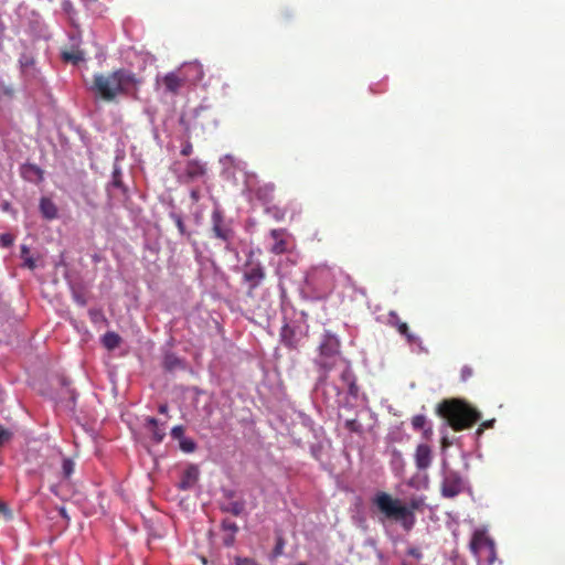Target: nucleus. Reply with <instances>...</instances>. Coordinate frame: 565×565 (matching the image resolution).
<instances>
[{
	"label": "nucleus",
	"instance_id": "nucleus-43",
	"mask_svg": "<svg viewBox=\"0 0 565 565\" xmlns=\"http://www.w3.org/2000/svg\"><path fill=\"white\" fill-rule=\"evenodd\" d=\"M282 546H284V543H282V541H281V540H279V542L277 543V545H276V547H275V550H274V552H275V554H276V555L281 554Z\"/></svg>",
	"mask_w": 565,
	"mask_h": 565
},
{
	"label": "nucleus",
	"instance_id": "nucleus-42",
	"mask_svg": "<svg viewBox=\"0 0 565 565\" xmlns=\"http://www.w3.org/2000/svg\"><path fill=\"white\" fill-rule=\"evenodd\" d=\"M24 265L30 268V269H34L35 268V260L32 258V257H26L24 259Z\"/></svg>",
	"mask_w": 565,
	"mask_h": 565
},
{
	"label": "nucleus",
	"instance_id": "nucleus-9",
	"mask_svg": "<svg viewBox=\"0 0 565 565\" xmlns=\"http://www.w3.org/2000/svg\"><path fill=\"white\" fill-rule=\"evenodd\" d=\"M388 323L396 328L399 334L406 339L408 344H420V338L409 330L408 324L403 322L396 312L391 311L388 313Z\"/></svg>",
	"mask_w": 565,
	"mask_h": 565
},
{
	"label": "nucleus",
	"instance_id": "nucleus-3",
	"mask_svg": "<svg viewBox=\"0 0 565 565\" xmlns=\"http://www.w3.org/2000/svg\"><path fill=\"white\" fill-rule=\"evenodd\" d=\"M437 414L455 431L471 428L481 419L480 412L463 399H445L437 406Z\"/></svg>",
	"mask_w": 565,
	"mask_h": 565
},
{
	"label": "nucleus",
	"instance_id": "nucleus-14",
	"mask_svg": "<svg viewBox=\"0 0 565 565\" xmlns=\"http://www.w3.org/2000/svg\"><path fill=\"white\" fill-rule=\"evenodd\" d=\"M166 89L170 93L177 94L179 89L184 85V79L179 77L175 73H168L163 79Z\"/></svg>",
	"mask_w": 565,
	"mask_h": 565
},
{
	"label": "nucleus",
	"instance_id": "nucleus-39",
	"mask_svg": "<svg viewBox=\"0 0 565 565\" xmlns=\"http://www.w3.org/2000/svg\"><path fill=\"white\" fill-rule=\"evenodd\" d=\"M341 377L345 383H350L351 381H354L353 375L348 366L343 370Z\"/></svg>",
	"mask_w": 565,
	"mask_h": 565
},
{
	"label": "nucleus",
	"instance_id": "nucleus-20",
	"mask_svg": "<svg viewBox=\"0 0 565 565\" xmlns=\"http://www.w3.org/2000/svg\"><path fill=\"white\" fill-rule=\"evenodd\" d=\"M182 366V361L173 353H167L163 359V367L172 372Z\"/></svg>",
	"mask_w": 565,
	"mask_h": 565
},
{
	"label": "nucleus",
	"instance_id": "nucleus-7",
	"mask_svg": "<svg viewBox=\"0 0 565 565\" xmlns=\"http://www.w3.org/2000/svg\"><path fill=\"white\" fill-rule=\"evenodd\" d=\"M265 278L266 271L259 262H246L244 265L243 279L248 284V296H253L254 290L260 286Z\"/></svg>",
	"mask_w": 565,
	"mask_h": 565
},
{
	"label": "nucleus",
	"instance_id": "nucleus-2",
	"mask_svg": "<svg viewBox=\"0 0 565 565\" xmlns=\"http://www.w3.org/2000/svg\"><path fill=\"white\" fill-rule=\"evenodd\" d=\"M372 502L386 519L399 522L406 531L414 527L415 511L422 510L425 504L423 498H413L407 504H403L399 499L383 491L377 492Z\"/></svg>",
	"mask_w": 565,
	"mask_h": 565
},
{
	"label": "nucleus",
	"instance_id": "nucleus-49",
	"mask_svg": "<svg viewBox=\"0 0 565 565\" xmlns=\"http://www.w3.org/2000/svg\"><path fill=\"white\" fill-rule=\"evenodd\" d=\"M297 565H307V564H306V563H303V562H300V563H298Z\"/></svg>",
	"mask_w": 565,
	"mask_h": 565
},
{
	"label": "nucleus",
	"instance_id": "nucleus-15",
	"mask_svg": "<svg viewBox=\"0 0 565 565\" xmlns=\"http://www.w3.org/2000/svg\"><path fill=\"white\" fill-rule=\"evenodd\" d=\"M40 211L47 220H53L57 216V209L54 202L49 198H42L40 201Z\"/></svg>",
	"mask_w": 565,
	"mask_h": 565
},
{
	"label": "nucleus",
	"instance_id": "nucleus-24",
	"mask_svg": "<svg viewBox=\"0 0 565 565\" xmlns=\"http://www.w3.org/2000/svg\"><path fill=\"white\" fill-rule=\"evenodd\" d=\"M110 185L114 188L120 189L124 192L126 191L124 183H122V179H121V171L117 168L113 172V179H111Z\"/></svg>",
	"mask_w": 565,
	"mask_h": 565
},
{
	"label": "nucleus",
	"instance_id": "nucleus-8",
	"mask_svg": "<svg viewBox=\"0 0 565 565\" xmlns=\"http://www.w3.org/2000/svg\"><path fill=\"white\" fill-rule=\"evenodd\" d=\"M211 221L213 235L230 245L234 237V231L231 224L225 221L223 212L218 209H215L212 212Z\"/></svg>",
	"mask_w": 565,
	"mask_h": 565
},
{
	"label": "nucleus",
	"instance_id": "nucleus-1",
	"mask_svg": "<svg viewBox=\"0 0 565 565\" xmlns=\"http://www.w3.org/2000/svg\"><path fill=\"white\" fill-rule=\"evenodd\" d=\"M140 84L131 71L119 68L109 74H95L92 89L103 100L114 102L118 95L136 92Z\"/></svg>",
	"mask_w": 565,
	"mask_h": 565
},
{
	"label": "nucleus",
	"instance_id": "nucleus-48",
	"mask_svg": "<svg viewBox=\"0 0 565 565\" xmlns=\"http://www.w3.org/2000/svg\"><path fill=\"white\" fill-rule=\"evenodd\" d=\"M28 248L25 246L22 247V254L28 253Z\"/></svg>",
	"mask_w": 565,
	"mask_h": 565
},
{
	"label": "nucleus",
	"instance_id": "nucleus-5",
	"mask_svg": "<svg viewBox=\"0 0 565 565\" xmlns=\"http://www.w3.org/2000/svg\"><path fill=\"white\" fill-rule=\"evenodd\" d=\"M470 548L479 561H483L488 565L494 563L497 557L495 544L484 530L475 531L470 542Z\"/></svg>",
	"mask_w": 565,
	"mask_h": 565
},
{
	"label": "nucleus",
	"instance_id": "nucleus-18",
	"mask_svg": "<svg viewBox=\"0 0 565 565\" xmlns=\"http://www.w3.org/2000/svg\"><path fill=\"white\" fill-rule=\"evenodd\" d=\"M146 422H147V426L151 430L152 439L156 443H161L163 440L164 436H166L164 429L159 427L158 420L156 418H153V417H148L146 419Z\"/></svg>",
	"mask_w": 565,
	"mask_h": 565
},
{
	"label": "nucleus",
	"instance_id": "nucleus-33",
	"mask_svg": "<svg viewBox=\"0 0 565 565\" xmlns=\"http://www.w3.org/2000/svg\"><path fill=\"white\" fill-rule=\"evenodd\" d=\"M12 437V433L0 426V447L8 443Z\"/></svg>",
	"mask_w": 565,
	"mask_h": 565
},
{
	"label": "nucleus",
	"instance_id": "nucleus-45",
	"mask_svg": "<svg viewBox=\"0 0 565 565\" xmlns=\"http://www.w3.org/2000/svg\"><path fill=\"white\" fill-rule=\"evenodd\" d=\"M1 513H2V514H8V515H9V514H10V511H9L8 507H7L3 502H1V501H0V514H1Z\"/></svg>",
	"mask_w": 565,
	"mask_h": 565
},
{
	"label": "nucleus",
	"instance_id": "nucleus-40",
	"mask_svg": "<svg viewBox=\"0 0 565 565\" xmlns=\"http://www.w3.org/2000/svg\"><path fill=\"white\" fill-rule=\"evenodd\" d=\"M349 384V393L353 396L358 395V386L354 381H351Z\"/></svg>",
	"mask_w": 565,
	"mask_h": 565
},
{
	"label": "nucleus",
	"instance_id": "nucleus-13",
	"mask_svg": "<svg viewBox=\"0 0 565 565\" xmlns=\"http://www.w3.org/2000/svg\"><path fill=\"white\" fill-rule=\"evenodd\" d=\"M199 469L194 465H190L182 473L181 481L179 483V489L189 490L191 489L199 479Z\"/></svg>",
	"mask_w": 565,
	"mask_h": 565
},
{
	"label": "nucleus",
	"instance_id": "nucleus-35",
	"mask_svg": "<svg viewBox=\"0 0 565 565\" xmlns=\"http://www.w3.org/2000/svg\"><path fill=\"white\" fill-rule=\"evenodd\" d=\"M494 424V419L486 420L480 424V427L477 429V434L481 435L484 429L491 428Z\"/></svg>",
	"mask_w": 565,
	"mask_h": 565
},
{
	"label": "nucleus",
	"instance_id": "nucleus-17",
	"mask_svg": "<svg viewBox=\"0 0 565 565\" xmlns=\"http://www.w3.org/2000/svg\"><path fill=\"white\" fill-rule=\"evenodd\" d=\"M273 193H274V185H271V184H263V185L257 186L254 190L255 198L258 199L259 201H262L263 203L270 202L273 199Z\"/></svg>",
	"mask_w": 565,
	"mask_h": 565
},
{
	"label": "nucleus",
	"instance_id": "nucleus-38",
	"mask_svg": "<svg viewBox=\"0 0 565 565\" xmlns=\"http://www.w3.org/2000/svg\"><path fill=\"white\" fill-rule=\"evenodd\" d=\"M407 554L416 559H420L423 554L418 547H409Z\"/></svg>",
	"mask_w": 565,
	"mask_h": 565
},
{
	"label": "nucleus",
	"instance_id": "nucleus-11",
	"mask_svg": "<svg viewBox=\"0 0 565 565\" xmlns=\"http://www.w3.org/2000/svg\"><path fill=\"white\" fill-rule=\"evenodd\" d=\"M270 237L274 239V244L270 247V252L275 255L284 254L288 250V242L286 239V231L282 228H274L270 231Z\"/></svg>",
	"mask_w": 565,
	"mask_h": 565
},
{
	"label": "nucleus",
	"instance_id": "nucleus-44",
	"mask_svg": "<svg viewBox=\"0 0 565 565\" xmlns=\"http://www.w3.org/2000/svg\"><path fill=\"white\" fill-rule=\"evenodd\" d=\"M450 445H451V441L448 439V437L447 436H443V438H441V447L443 448H447Z\"/></svg>",
	"mask_w": 565,
	"mask_h": 565
},
{
	"label": "nucleus",
	"instance_id": "nucleus-23",
	"mask_svg": "<svg viewBox=\"0 0 565 565\" xmlns=\"http://www.w3.org/2000/svg\"><path fill=\"white\" fill-rule=\"evenodd\" d=\"M74 472V462L70 458H63L62 461V475L64 479H68Z\"/></svg>",
	"mask_w": 565,
	"mask_h": 565
},
{
	"label": "nucleus",
	"instance_id": "nucleus-28",
	"mask_svg": "<svg viewBox=\"0 0 565 565\" xmlns=\"http://www.w3.org/2000/svg\"><path fill=\"white\" fill-rule=\"evenodd\" d=\"M344 427L351 433L362 431V425L355 418L347 419L344 423Z\"/></svg>",
	"mask_w": 565,
	"mask_h": 565
},
{
	"label": "nucleus",
	"instance_id": "nucleus-46",
	"mask_svg": "<svg viewBox=\"0 0 565 565\" xmlns=\"http://www.w3.org/2000/svg\"><path fill=\"white\" fill-rule=\"evenodd\" d=\"M158 411H159L160 414L167 415L168 414V405L167 404H161L159 406Z\"/></svg>",
	"mask_w": 565,
	"mask_h": 565
},
{
	"label": "nucleus",
	"instance_id": "nucleus-47",
	"mask_svg": "<svg viewBox=\"0 0 565 565\" xmlns=\"http://www.w3.org/2000/svg\"><path fill=\"white\" fill-rule=\"evenodd\" d=\"M60 513H61V515H62L63 518H67V515H66V511H65V509H64V508H61V509H60Z\"/></svg>",
	"mask_w": 565,
	"mask_h": 565
},
{
	"label": "nucleus",
	"instance_id": "nucleus-25",
	"mask_svg": "<svg viewBox=\"0 0 565 565\" xmlns=\"http://www.w3.org/2000/svg\"><path fill=\"white\" fill-rule=\"evenodd\" d=\"M427 424V418L426 416L419 414V415H415L413 418H412V426L415 430H422L425 428Z\"/></svg>",
	"mask_w": 565,
	"mask_h": 565
},
{
	"label": "nucleus",
	"instance_id": "nucleus-27",
	"mask_svg": "<svg viewBox=\"0 0 565 565\" xmlns=\"http://www.w3.org/2000/svg\"><path fill=\"white\" fill-rule=\"evenodd\" d=\"M225 511L232 513L233 515H241L244 510V504L238 501L231 502L227 508L224 509Z\"/></svg>",
	"mask_w": 565,
	"mask_h": 565
},
{
	"label": "nucleus",
	"instance_id": "nucleus-30",
	"mask_svg": "<svg viewBox=\"0 0 565 565\" xmlns=\"http://www.w3.org/2000/svg\"><path fill=\"white\" fill-rule=\"evenodd\" d=\"M221 526L225 533H237L238 532L237 524L234 521H231L227 519L222 522Z\"/></svg>",
	"mask_w": 565,
	"mask_h": 565
},
{
	"label": "nucleus",
	"instance_id": "nucleus-37",
	"mask_svg": "<svg viewBox=\"0 0 565 565\" xmlns=\"http://www.w3.org/2000/svg\"><path fill=\"white\" fill-rule=\"evenodd\" d=\"M192 151H193L192 143L190 141H186L181 149V154L184 157H188L192 153Z\"/></svg>",
	"mask_w": 565,
	"mask_h": 565
},
{
	"label": "nucleus",
	"instance_id": "nucleus-22",
	"mask_svg": "<svg viewBox=\"0 0 565 565\" xmlns=\"http://www.w3.org/2000/svg\"><path fill=\"white\" fill-rule=\"evenodd\" d=\"M63 60L66 62H72L73 64H77L84 60V54L81 51L64 52Z\"/></svg>",
	"mask_w": 565,
	"mask_h": 565
},
{
	"label": "nucleus",
	"instance_id": "nucleus-4",
	"mask_svg": "<svg viewBox=\"0 0 565 565\" xmlns=\"http://www.w3.org/2000/svg\"><path fill=\"white\" fill-rule=\"evenodd\" d=\"M318 351L319 353L315 359V364L319 369L320 380L324 381L329 372L334 369L339 361H341L340 341L330 332H326L322 335Z\"/></svg>",
	"mask_w": 565,
	"mask_h": 565
},
{
	"label": "nucleus",
	"instance_id": "nucleus-26",
	"mask_svg": "<svg viewBox=\"0 0 565 565\" xmlns=\"http://www.w3.org/2000/svg\"><path fill=\"white\" fill-rule=\"evenodd\" d=\"M180 448L184 452H193L196 449V444L190 438H183L180 440Z\"/></svg>",
	"mask_w": 565,
	"mask_h": 565
},
{
	"label": "nucleus",
	"instance_id": "nucleus-21",
	"mask_svg": "<svg viewBox=\"0 0 565 565\" xmlns=\"http://www.w3.org/2000/svg\"><path fill=\"white\" fill-rule=\"evenodd\" d=\"M280 337H281V342L284 343L285 347H287L289 349L296 348V342L294 339L295 333H294L292 329H290L288 326H285L282 328Z\"/></svg>",
	"mask_w": 565,
	"mask_h": 565
},
{
	"label": "nucleus",
	"instance_id": "nucleus-32",
	"mask_svg": "<svg viewBox=\"0 0 565 565\" xmlns=\"http://www.w3.org/2000/svg\"><path fill=\"white\" fill-rule=\"evenodd\" d=\"M234 563L235 565H259V563L254 558L241 556H236L234 558Z\"/></svg>",
	"mask_w": 565,
	"mask_h": 565
},
{
	"label": "nucleus",
	"instance_id": "nucleus-12",
	"mask_svg": "<svg viewBox=\"0 0 565 565\" xmlns=\"http://www.w3.org/2000/svg\"><path fill=\"white\" fill-rule=\"evenodd\" d=\"M21 177L25 181L40 183L44 178V172L36 164L25 163L21 167Z\"/></svg>",
	"mask_w": 565,
	"mask_h": 565
},
{
	"label": "nucleus",
	"instance_id": "nucleus-29",
	"mask_svg": "<svg viewBox=\"0 0 565 565\" xmlns=\"http://www.w3.org/2000/svg\"><path fill=\"white\" fill-rule=\"evenodd\" d=\"M170 217L174 221L177 227H178V231L181 235H185L186 234V230H185V225H184V222L182 220V216L177 214V213H171L170 214Z\"/></svg>",
	"mask_w": 565,
	"mask_h": 565
},
{
	"label": "nucleus",
	"instance_id": "nucleus-19",
	"mask_svg": "<svg viewBox=\"0 0 565 565\" xmlns=\"http://www.w3.org/2000/svg\"><path fill=\"white\" fill-rule=\"evenodd\" d=\"M102 342L107 350H115L119 347L121 338L118 333L108 331L103 335Z\"/></svg>",
	"mask_w": 565,
	"mask_h": 565
},
{
	"label": "nucleus",
	"instance_id": "nucleus-36",
	"mask_svg": "<svg viewBox=\"0 0 565 565\" xmlns=\"http://www.w3.org/2000/svg\"><path fill=\"white\" fill-rule=\"evenodd\" d=\"M236 533H226L223 537V543L225 546H232L235 542Z\"/></svg>",
	"mask_w": 565,
	"mask_h": 565
},
{
	"label": "nucleus",
	"instance_id": "nucleus-6",
	"mask_svg": "<svg viewBox=\"0 0 565 565\" xmlns=\"http://www.w3.org/2000/svg\"><path fill=\"white\" fill-rule=\"evenodd\" d=\"M466 482L461 475L457 471L449 470L445 473L440 492L444 498L452 499L465 491Z\"/></svg>",
	"mask_w": 565,
	"mask_h": 565
},
{
	"label": "nucleus",
	"instance_id": "nucleus-34",
	"mask_svg": "<svg viewBox=\"0 0 565 565\" xmlns=\"http://www.w3.org/2000/svg\"><path fill=\"white\" fill-rule=\"evenodd\" d=\"M183 435H184V427L181 425L174 426L171 429V436L173 439H178L180 441L181 439L184 438Z\"/></svg>",
	"mask_w": 565,
	"mask_h": 565
},
{
	"label": "nucleus",
	"instance_id": "nucleus-31",
	"mask_svg": "<svg viewBox=\"0 0 565 565\" xmlns=\"http://www.w3.org/2000/svg\"><path fill=\"white\" fill-rule=\"evenodd\" d=\"M473 369L469 365H463L460 370V380L462 382H467L469 379L473 376Z\"/></svg>",
	"mask_w": 565,
	"mask_h": 565
},
{
	"label": "nucleus",
	"instance_id": "nucleus-41",
	"mask_svg": "<svg viewBox=\"0 0 565 565\" xmlns=\"http://www.w3.org/2000/svg\"><path fill=\"white\" fill-rule=\"evenodd\" d=\"M433 436V428L429 426V427H426L423 429V437L426 439V440H429Z\"/></svg>",
	"mask_w": 565,
	"mask_h": 565
},
{
	"label": "nucleus",
	"instance_id": "nucleus-10",
	"mask_svg": "<svg viewBox=\"0 0 565 565\" xmlns=\"http://www.w3.org/2000/svg\"><path fill=\"white\" fill-rule=\"evenodd\" d=\"M415 466L418 470H426L433 461V450L426 444H419L414 454Z\"/></svg>",
	"mask_w": 565,
	"mask_h": 565
},
{
	"label": "nucleus",
	"instance_id": "nucleus-16",
	"mask_svg": "<svg viewBox=\"0 0 565 565\" xmlns=\"http://www.w3.org/2000/svg\"><path fill=\"white\" fill-rule=\"evenodd\" d=\"M185 173L189 178L195 179L205 173V167L199 160H190L186 163Z\"/></svg>",
	"mask_w": 565,
	"mask_h": 565
}]
</instances>
